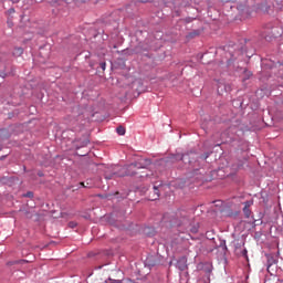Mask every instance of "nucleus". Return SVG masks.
Masks as SVG:
<instances>
[{
  "instance_id": "obj_19",
  "label": "nucleus",
  "mask_w": 283,
  "mask_h": 283,
  "mask_svg": "<svg viewBox=\"0 0 283 283\" xmlns=\"http://www.w3.org/2000/svg\"><path fill=\"white\" fill-rule=\"evenodd\" d=\"M148 175H140L139 178H145L147 177Z\"/></svg>"
},
{
  "instance_id": "obj_6",
  "label": "nucleus",
  "mask_w": 283,
  "mask_h": 283,
  "mask_svg": "<svg viewBox=\"0 0 283 283\" xmlns=\"http://www.w3.org/2000/svg\"><path fill=\"white\" fill-rule=\"evenodd\" d=\"M117 134L118 136H124L126 134V128H124L123 126H118Z\"/></svg>"
},
{
  "instance_id": "obj_7",
  "label": "nucleus",
  "mask_w": 283,
  "mask_h": 283,
  "mask_svg": "<svg viewBox=\"0 0 283 283\" xmlns=\"http://www.w3.org/2000/svg\"><path fill=\"white\" fill-rule=\"evenodd\" d=\"M178 269H180V271H185L187 269V264H185V260H181L178 262Z\"/></svg>"
},
{
  "instance_id": "obj_18",
  "label": "nucleus",
  "mask_w": 283,
  "mask_h": 283,
  "mask_svg": "<svg viewBox=\"0 0 283 283\" xmlns=\"http://www.w3.org/2000/svg\"><path fill=\"white\" fill-rule=\"evenodd\" d=\"M11 2H13V3H18L19 2V0H10Z\"/></svg>"
},
{
  "instance_id": "obj_9",
  "label": "nucleus",
  "mask_w": 283,
  "mask_h": 283,
  "mask_svg": "<svg viewBox=\"0 0 283 283\" xmlns=\"http://www.w3.org/2000/svg\"><path fill=\"white\" fill-rule=\"evenodd\" d=\"M275 31H276V29H275V28H272V31L270 32V34H271L273 38H277V35H275Z\"/></svg>"
},
{
  "instance_id": "obj_10",
  "label": "nucleus",
  "mask_w": 283,
  "mask_h": 283,
  "mask_svg": "<svg viewBox=\"0 0 283 283\" xmlns=\"http://www.w3.org/2000/svg\"><path fill=\"white\" fill-rule=\"evenodd\" d=\"M105 66H106L105 62L99 63V69L105 71Z\"/></svg>"
},
{
  "instance_id": "obj_8",
  "label": "nucleus",
  "mask_w": 283,
  "mask_h": 283,
  "mask_svg": "<svg viewBox=\"0 0 283 283\" xmlns=\"http://www.w3.org/2000/svg\"><path fill=\"white\" fill-rule=\"evenodd\" d=\"M67 226H69L71 229H75V228H76V222H75V221H71L70 223H67Z\"/></svg>"
},
{
  "instance_id": "obj_15",
  "label": "nucleus",
  "mask_w": 283,
  "mask_h": 283,
  "mask_svg": "<svg viewBox=\"0 0 283 283\" xmlns=\"http://www.w3.org/2000/svg\"><path fill=\"white\" fill-rule=\"evenodd\" d=\"M80 186H82L83 188H86L84 182H80Z\"/></svg>"
},
{
  "instance_id": "obj_5",
  "label": "nucleus",
  "mask_w": 283,
  "mask_h": 283,
  "mask_svg": "<svg viewBox=\"0 0 283 283\" xmlns=\"http://www.w3.org/2000/svg\"><path fill=\"white\" fill-rule=\"evenodd\" d=\"M22 54H23V49H22V48H15V49L13 50V56L19 57V56H21Z\"/></svg>"
},
{
  "instance_id": "obj_14",
  "label": "nucleus",
  "mask_w": 283,
  "mask_h": 283,
  "mask_svg": "<svg viewBox=\"0 0 283 283\" xmlns=\"http://www.w3.org/2000/svg\"><path fill=\"white\" fill-rule=\"evenodd\" d=\"M13 264H19V261H15V262H9V265H13Z\"/></svg>"
},
{
  "instance_id": "obj_17",
  "label": "nucleus",
  "mask_w": 283,
  "mask_h": 283,
  "mask_svg": "<svg viewBox=\"0 0 283 283\" xmlns=\"http://www.w3.org/2000/svg\"><path fill=\"white\" fill-rule=\"evenodd\" d=\"M191 233H197V229H196V228L192 229V230H191Z\"/></svg>"
},
{
  "instance_id": "obj_4",
  "label": "nucleus",
  "mask_w": 283,
  "mask_h": 283,
  "mask_svg": "<svg viewBox=\"0 0 283 283\" xmlns=\"http://www.w3.org/2000/svg\"><path fill=\"white\" fill-rule=\"evenodd\" d=\"M250 207H251L250 201L244 202L243 213H244V217H247V218H250V216H251Z\"/></svg>"
},
{
  "instance_id": "obj_13",
  "label": "nucleus",
  "mask_w": 283,
  "mask_h": 283,
  "mask_svg": "<svg viewBox=\"0 0 283 283\" xmlns=\"http://www.w3.org/2000/svg\"><path fill=\"white\" fill-rule=\"evenodd\" d=\"M139 3H148L151 2V0H138Z\"/></svg>"
},
{
  "instance_id": "obj_16",
  "label": "nucleus",
  "mask_w": 283,
  "mask_h": 283,
  "mask_svg": "<svg viewBox=\"0 0 283 283\" xmlns=\"http://www.w3.org/2000/svg\"><path fill=\"white\" fill-rule=\"evenodd\" d=\"M207 158H209V154H206L203 159L206 160Z\"/></svg>"
},
{
  "instance_id": "obj_3",
  "label": "nucleus",
  "mask_w": 283,
  "mask_h": 283,
  "mask_svg": "<svg viewBox=\"0 0 283 283\" xmlns=\"http://www.w3.org/2000/svg\"><path fill=\"white\" fill-rule=\"evenodd\" d=\"M158 198H160V190H158V187H153V196H150V201H155Z\"/></svg>"
},
{
  "instance_id": "obj_20",
  "label": "nucleus",
  "mask_w": 283,
  "mask_h": 283,
  "mask_svg": "<svg viewBox=\"0 0 283 283\" xmlns=\"http://www.w3.org/2000/svg\"><path fill=\"white\" fill-rule=\"evenodd\" d=\"M115 283H122L120 281H115Z\"/></svg>"
},
{
  "instance_id": "obj_2",
  "label": "nucleus",
  "mask_w": 283,
  "mask_h": 283,
  "mask_svg": "<svg viewBox=\"0 0 283 283\" xmlns=\"http://www.w3.org/2000/svg\"><path fill=\"white\" fill-rule=\"evenodd\" d=\"M171 224L172 227H188L190 220L186 212H180V214L177 216V219H172Z\"/></svg>"
},
{
  "instance_id": "obj_12",
  "label": "nucleus",
  "mask_w": 283,
  "mask_h": 283,
  "mask_svg": "<svg viewBox=\"0 0 283 283\" xmlns=\"http://www.w3.org/2000/svg\"><path fill=\"white\" fill-rule=\"evenodd\" d=\"M224 90H226L227 93H229V92H231V86L228 84V85H226Z\"/></svg>"
},
{
  "instance_id": "obj_1",
  "label": "nucleus",
  "mask_w": 283,
  "mask_h": 283,
  "mask_svg": "<svg viewBox=\"0 0 283 283\" xmlns=\"http://www.w3.org/2000/svg\"><path fill=\"white\" fill-rule=\"evenodd\" d=\"M143 168L144 167L140 166L139 163H134V164L127 165L126 167L122 168V171H124V174L105 175V179L111 180V179H114L116 177L123 178V177H126V176L133 177V176L138 175V172H136V170L143 169Z\"/></svg>"
},
{
  "instance_id": "obj_11",
  "label": "nucleus",
  "mask_w": 283,
  "mask_h": 283,
  "mask_svg": "<svg viewBox=\"0 0 283 283\" xmlns=\"http://www.w3.org/2000/svg\"><path fill=\"white\" fill-rule=\"evenodd\" d=\"M25 197H27V198H32V197H34V193H32V192H27V193H25Z\"/></svg>"
}]
</instances>
